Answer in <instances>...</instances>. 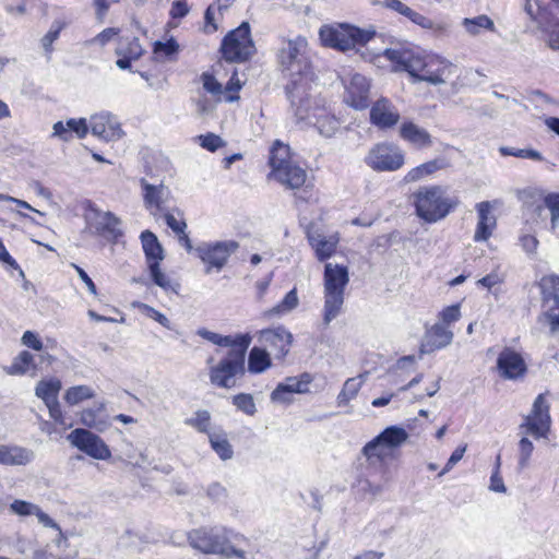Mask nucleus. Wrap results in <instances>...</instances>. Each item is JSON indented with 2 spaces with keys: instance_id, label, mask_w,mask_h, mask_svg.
Here are the masks:
<instances>
[{
  "instance_id": "obj_1",
  "label": "nucleus",
  "mask_w": 559,
  "mask_h": 559,
  "mask_svg": "<svg viewBox=\"0 0 559 559\" xmlns=\"http://www.w3.org/2000/svg\"><path fill=\"white\" fill-rule=\"evenodd\" d=\"M392 63L394 72H407L414 82L442 85L452 74L454 66L437 55L421 53L408 41H397L383 50L381 55Z\"/></svg>"
},
{
  "instance_id": "obj_2",
  "label": "nucleus",
  "mask_w": 559,
  "mask_h": 559,
  "mask_svg": "<svg viewBox=\"0 0 559 559\" xmlns=\"http://www.w3.org/2000/svg\"><path fill=\"white\" fill-rule=\"evenodd\" d=\"M349 282L348 269L342 264L325 263L323 273V310L324 326L335 320L343 311L345 288Z\"/></svg>"
},
{
  "instance_id": "obj_3",
  "label": "nucleus",
  "mask_w": 559,
  "mask_h": 559,
  "mask_svg": "<svg viewBox=\"0 0 559 559\" xmlns=\"http://www.w3.org/2000/svg\"><path fill=\"white\" fill-rule=\"evenodd\" d=\"M240 343L209 369V378L212 385L223 389H233L237 380L246 372V354L251 343L249 334L239 335Z\"/></svg>"
},
{
  "instance_id": "obj_4",
  "label": "nucleus",
  "mask_w": 559,
  "mask_h": 559,
  "mask_svg": "<svg viewBox=\"0 0 559 559\" xmlns=\"http://www.w3.org/2000/svg\"><path fill=\"white\" fill-rule=\"evenodd\" d=\"M413 203L417 216L432 224L445 218L459 205V200L449 197L442 186H424L414 192Z\"/></svg>"
},
{
  "instance_id": "obj_5",
  "label": "nucleus",
  "mask_w": 559,
  "mask_h": 559,
  "mask_svg": "<svg viewBox=\"0 0 559 559\" xmlns=\"http://www.w3.org/2000/svg\"><path fill=\"white\" fill-rule=\"evenodd\" d=\"M302 85L295 83L289 91V99L295 109V115L300 121L313 124L320 134L331 138L340 127L338 120L325 107L311 106L309 94L301 92Z\"/></svg>"
},
{
  "instance_id": "obj_6",
  "label": "nucleus",
  "mask_w": 559,
  "mask_h": 559,
  "mask_svg": "<svg viewBox=\"0 0 559 559\" xmlns=\"http://www.w3.org/2000/svg\"><path fill=\"white\" fill-rule=\"evenodd\" d=\"M307 46V39L302 36H297L294 39L283 40L278 49L277 59L282 70L287 71L292 76H299L298 80H293L292 84L287 86L288 95L295 83L302 85L301 92H307L309 83V66L306 58Z\"/></svg>"
},
{
  "instance_id": "obj_7",
  "label": "nucleus",
  "mask_w": 559,
  "mask_h": 559,
  "mask_svg": "<svg viewBox=\"0 0 559 559\" xmlns=\"http://www.w3.org/2000/svg\"><path fill=\"white\" fill-rule=\"evenodd\" d=\"M270 166L272 176L282 185L290 189H299L306 182V170L293 159L287 144L276 140L270 151Z\"/></svg>"
},
{
  "instance_id": "obj_8",
  "label": "nucleus",
  "mask_w": 559,
  "mask_h": 559,
  "mask_svg": "<svg viewBox=\"0 0 559 559\" xmlns=\"http://www.w3.org/2000/svg\"><path fill=\"white\" fill-rule=\"evenodd\" d=\"M191 547L204 554H218L225 557L245 558V551L236 549L229 542L224 527H201L188 535Z\"/></svg>"
},
{
  "instance_id": "obj_9",
  "label": "nucleus",
  "mask_w": 559,
  "mask_h": 559,
  "mask_svg": "<svg viewBox=\"0 0 559 559\" xmlns=\"http://www.w3.org/2000/svg\"><path fill=\"white\" fill-rule=\"evenodd\" d=\"M324 46L346 51L356 45L368 43L374 35L373 31H366L348 24L336 26H322L319 32Z\"/></svg>"
},
{
  "instance_id": "obj_10",
  "label": "nucleus",
  "mask_w": 559,
  "mask_h": 559,
  "mask_svg": "<svg viewBox=\"0 0 559 559\" xmlns=\"http://www.w3.org/2000/svg\"><path fill=\"white\" fill-rule=\"evenodd\" d=\"M222 55L226 61L242 62L254 52V44L250 36L249 23L243 22L229 32L222 43Z\"/></svg>"
},
{
  "instance_id": "obj_11",
  "label": "nucleus",
  "mask_w": 559,
  "mask_h": 559,
  "mask_svg": "<svg viewBox=\"0 0 559 559\" xmlns=\"http://www.w3.org/2000/svg\"><path fill=\"white\" fill-rule=\"evenodd\" d=\"M85 222L91 234L110 242H117L123 236L122 222L112 212L102 211L91 205L85 212Z\"/></svg>"
},
{
  "instance_id": "obj_12",
  "label": "nucleus",
  "mask_w": 559,
  "mask_h": 559,
  "mask_svg": "<svg viewBox=\"0 0 559 559\" xmlns=\"http://www.w3.org/2000/svg\"><path fill=\"white\" fill-rule=\"evenodd\" d=\"M543 295L542 313L538 321L548 324L552 333L559 331V276H544L540 281Z\"/></svg>"
},
{
  "instance_id": "obj_13",
  "label": "nucleus",
  "mask_w": 559,
  "mask_h": 559,
  "mask_svg": "<svg viewBox=\"0 0 559 559\" xmlns=\"http://www.w3.org/2000/svg\"><path fill=\"white\" fill-rule=\"evenodd\" d=\"M365 163L376 171H395L405 163L403 151L392 143H378L370 148Z\"/></svg>"
},
{
  "instance_id": "obj_14",
  "label": "nucleus",
  "mask_w": 559,
  "mask_h": 559,
  "mask_svg": "<svg viewBox=\"0 0 559 559\" xmlns=\"http://www.w3.org/2000/svg\"><path fill=\"white\" fill-rule=\"evenodd\" d=\"M239 248L237 241L225 240L215 242H202L195 247L194 251L198 258L207 266L205 272L209 274L212 269L221 271L227 263L229 257Z\"/></svg>"
},
{
  "instance_id": "obj_15",
  "label": "nucleus",
  "mask_w": 559,
  "mask_h": 559,
  "mask_svg": "<svg viewBox=\"0 0 559 559\" xmlns=\"http://www.w3.org/2000/svg\"><path fill=\"white\" fill-rule=\"evenodd\" d=\"M67 439L73 447L95 460L105 461L111 456V452L104 440L90 430L76 428L68 435Z\"/></svg>"
},
{
  "instance_id": "obj_16",
  "label": "nucleus",
  "mask_w": 559,
  "mask_h": 559,
  "mask_svg": "<svg viewBox=\"0 0 559 559\" xmlns=\"http://www.w3.org/2000/svg\"><path fill=\"white\" fill-rule=\"evenodd\" d=\"M550 423L549 404L546 400V393H540L535 399L531 414L525 416L521 428H525L527 433L535 439H539L547 436Z\"/></svg>"
},
{
  "instance_id": "obj_17",
  "label": "nucleus",
  "mask_w": 559,
  "mask_h": 559,
  "mask_svg": "<svg viewBox=\"0 0 559 559\" xmlns=\"http://www.w3.org/2000/svg\"><path fill=\"white\" fill-rule=\"evenodd\" d=\"M497 371L503 380L518 381L526 376L527 365L521 353L504 347L497 357Z\"/></svg>"
},
{
  "instance_id": "obj_18",
  "label": "nucleus",
  "mask_w": 559,
  "mask_h": 559,
  "mask_svg": "<svg viewBox=\"0 0 559 559\" xmlns=\"http://www.w3.org/2000/svg\"><path fill=\"white\" fill-rule=\"evenodd\" d=\"M401 115L396 106L388 98L381 97L370 108V123L379 130L394 129Z\"/></svg>"
},
{
  "instance_id": "obj_19",
  "label": "nucleus",
  "mask_w": 559,
  "mask_h": 559,
  "mask_svg": "<svg viewBox=\"0 0 559 559\" xmlns=\"http://www.w3.org/2000/svg\"><path fill=\"white\" fill-rule=\"evenodd\" d=\"M90 128L93 135L104 141H117L124 134L116 116L103 111L90 118Z\"/></svg>"
},
{
  "instance_id": "obj_20",
  "label": "nucleus",
  "mask_w": 559,
  "mask_h": 559,
  "mask_svg": "<svg viewBox=\"0 0 559 559\" xmlns=\"http://www.w3.org/2000/svg\"><path fill=\"white\" fill-rule=\"evenodd\" d=\"M259 341L271 348L276 359H283L290 350L294 336L285 326L278 325L262 330Z\"/></svg>"
},
{
  "instance_id": "obj_21",
  "label": "nucleus",
  "mask_w": 559,
  "mask_h": 559,
  "mask_svg": "<svg viewBox=\"0 0 559 559\" xmlns=\"http://www.w3.org/2000/svg\"><path fill=\"white\" fill-rule=\"evenodd\" d=\"M533 222L545 221L550 215V230L559 237V194H548L542 201L527 206Z\"/></svg>"
},
{
  "instance_id": "obj_22",
  "label": "nucleus",
  "mask_w": 559,
  "mask_h": 559,
  "mask_svg": "<svg viewBox=\"0 0 559 559\" xmlns=\"http://www.w3.org/2000/svg\"><path fill=\"white\" fill-rule=\"evenodd\" d=\"M559 9V0H526L524 10L542 31L554 25V11Z\"/></svg>"
},
{
  "instance_id": "obj_23",
  "label": "nucleus",
  "mask_w": 559,
  "mask_h": 559,
  "mask_svg": "<svg viewBox=\"0 0 559 559\" xmlns=\"http://www.w3.org/2000/svg\"><path fill=\"white\" fill-rule=\"evenodd\" d=\"M477 212V225L474 233L475 242L487 241L497 227V217L493 214V204L490 201H481L475 205Z\"/></svg>"
},
{
  "instance_id": "obj_24",
  "label": "nucleus",
  "mask_w": 559,
  "mask_h": 559,
  "mask_svg": "<svg viewBox=\"0 0 559 559\" xmlns=\"http://www.w3.org/2000/svg\"><path fill=\"white\" fill-rule=\"evenodd\" d=\"M306 235L319 261L328 260L336 251L340 241L337 234L325 236L319 229L309 226L306 230Z\"/></svg>"
},
{
  "instance_id": "obj_25",
  "label": "nucleus",
  "mask_w": 559,
  "mask_h": 559,
  "mask_svg": "<svg viewBox=\"0 0 559 559\" xmlns=\"http://www.w3.org/2000/svg\"><path fill=\"white\" fill-rule=\"evenodd\" d=\"M453 332L441 323L429 328L420 344V354H431L449 346L453 341Z\"/></svg>"
},
{
  "instance_id": "obj_26",
  "label": "nucleus",
  "mask_w": 559,
  "mask_h": 559,
  "mask_svg": "<svg viewBox=\"0 0 559 559\" xmlns=\"http://www.w3.org/2000/svg\"><path fill=\"white\" fill-rule=\"evenodd\" d=\"M369 82L366 76L355 73L346 85L345 102L355 109L368 107Z\"/></svg>"
},
{
  "instance_id": "obj_27",
  "label": "nucleus",
  "mask_w": 559,
  "mask_h": 559,
  "mask_svg": "<svg viewBox=\"0 0 559 559\" xmlns=\"http://www.w3.org/2000/svg\"><path fill=\"white\" fill-rule=\"evenodd\" d=\"M140 185L145 207L154 215L160 212L168 201L169 189L163 183L152 185L145 179H141Z\"/></svg>"
},
{
  "instance_id": "obj_28",
  "label": "nucleus",
  "mask_w": 559,
  "mask_h": 559,
  "mask_svg": "<svg viewBox=\"0 0 559 559\" xmlns=\"http://www.w3.org/2000/svg\"><path fill=\"white\" fill-rule=\"evenodd\" d=\"M9 509L19 516L35 515L43 526L61 532L60 526L35 503L16 499L10 504Z\"/></svg>"
},
{
  "instance_id": "obj_29",
  "label": "nucleus",
  "mask_w": 559,
  "mask_h": 559,
  "mask_svg": "<svg viewBox=\"0 0 559 559\" xmlns=\"http://www.w3.org/2000/svg\"><path fill=\"white\" fill-rule=\"evenodd\" d=\"M400 136L417 148H426L432 145L429 132L412 121L402 123L400 128Z\"/></svg>"
},
{
  "instance_id": "obj_30",
  "label": "nucleus",
  "mask_w": 559,
  "mask_h": 559,
  "mask_svg": "<svg viewBox=\"0 0 559 559\" xmlns=\"http://www.w3.org/2000/svg\"><path fill=\"white\" fill-rule=\"evenodd\" d=\"M307 382H301L296 377H289L284 382L278 383L271 393V400L276 403H289L295 393L307 392Z\"/></svg>"
},
{
  "instance_id": "obj_31",
  "label": "nucleus",
  "mask_w": 559,
  "mask_h": 559,
  "mask_svg": "<svg viewBox=\"0 0 559 559\" xmlns=\"http://www.w3.org/2000/svg\"><path fill=\"white\" fill-rule=\"evenodd\" d=\"M34 459V452L19 445H0V465H26Z\"/></svg>"
},
{
  "instance_id": "obj_32",
  "label": "nucleus",
  "mask_w": 559,
  "mask_h": 559,
  "mask_svg": "<svg viewBox=\"0 0 559 559\" xmlns=\"http://www.w3.org/2000/svg\"><path fill=\"white\" fill-rule=\"evenodd\" d=\"M4 371L10 376H22L31 374L36 376L37 367L34 361V355L27 350L21 352L8 367H4Z\"/></svg>"
},
{
  "instance_id": "obj_33",
  "label": "nucleus",
  "mask_w": 559,
  "mask_h": 559,
  "mask_svg": "<svg viewBox=\"0 0 559 559\" xmlns=\"http://www.w3.org/2000/svg\"><path fill=\"white\" fill-rule=\"evenodd\" d=\"M377 437L386 450H393L406 442L408 433L404 428L390 426Z\"/></svg>"
},
{
  "instance_id": "obj_34",
  "label": "nucleus",
  "mask_w": 559,
  "mask_h": 559,
  "mask_svg": "<svg viewBox=\"0 0 559 559\" xmlns=\"http://www.w3.org/2000/svg\"><path fill=\"white\" fill-rule=\"evenodd\" d=\"M141 241L148 265L150 262L156 261L159 263L164 259L163 248L152 231L144 230L141 234Z\"/></svg>"
},
{
  "instance_id": "obj_35",
  "label": "nucleus",
  "mask_w": 559,
  "mask_h": 559,
  "mask_svg": "<svg viewBox=\"0 0 559 559\" xmlns=\"http://www.w3.org/2000/svg\"><path fill=\"white\" fill-rule=\"evenodd\" d=\"M367 374H359L358 377L349 378L345 381L341 392L337 394L336 402L338 406L348 405L360 391Z\"/></svg>"
},
{
  "instance_id": "obj_36",
  "label": "nucleus",
  "mask_w": 559,
  "mask_h": 559,
  "mask_svg": "<svg viewBox=\"0 0 559 559\" xmlns=\"http://www.w3.org/2000/svg\"><path fill=\"white\" fill-rule=\"evenodd\" d=\"M444 167V163L442 159H433L427 163H424L419 166L412 168L404 177V181L406 183L415 182L421 180L437 170L442 169Z\"/></svg>"
},
{
  "instance_id": "obj_37",
  "label": "nucleus",
  "mask_w": 559,
  "mask_h": 559,
  "mask_svg": "<svg viewBox=\"0 0 559 559\" xmlns=\"http://www.w3.org/2000/svg\"><path fill=\"white\" fill-rule=\"evenodd\" d=\"M60 390L61 381L57 378H50L47 380H41L37 383L35 388V394L46 404L57 401Z\"/></svg>"
},
{
  "instance_id": "obj_38",
  "label": "nucleus",
  "mask_w": 559,
  "mask_h": 559,
  "mask_svg": "<svg viewBox=\"0 0 559 559\" xmlns=\"http://www.w3.org/2000/svg\"><path fill=\"white\" fill-rule=\"evenodd\" d=\"M462 26L464 27L465 32L472 36H477L481 34L483 31H495V23L493 21L485 14L477 15L475 17H465L462 21Z\"/></svg>"
},
{
  "instance_id": "obj_39",
  "label": "nucleus",
  "mask_w": 559,
  "mask_h": 559,
  "mask_svg": "<svg viewBox=\"0 0 559 559\" xmlns=\"http://www.w3.org/2000/svg\"><path fill=\"white\" fill-rule=\"evenodd\" d=\"M299 305L297 288L290 289L285 297L273 308L265 312L269 317H281L292 312Z\"/></svg>"
},
{
  "instance_id": "obj_40",
  "label": "nucleus",
  "mask_w": 559,
  "mask_h": 559,
  "mask_svg": "<svg viewBox=\"0 0 559 559\" xmlns=\"http://www.w3.org/2000/svg\"><path fill=\"white\" fill-rule=\"evenodd\" d=\"M271 366L270 355L265 349L253 347L248 357V370L251 373H261Z\"/></svg>"
},
{
  "instance_id": "obj_41",
  "label": "nucleus",
  "mask_w": 559,
  "mask_h": 559,
  "mask_svg": "<svg viewBox=\"0 0 559 559\" xmlns=\"http://www.w3.org/2000/svg\"><path fill=\"white\" fill-rule=\"evenodd\" d=\"M116 52L118 56L128 57L136 60L143 55L144 49L140 44V39L138 37L127 36L120 38Z\"/></svg>"
},
{
  "instance_id": "obj_42",
  "label": "nucleus",
  "mask_w": 559,
  "mask_h": 559,
  "mask_svg": "<svg viewBox=\"0 0 559 559\" xmlns=\"http://www.w3.org/2000/svg\"><path fill=\"white\" fill-rule=\"evenodd\" d=\"M209 440L212 449L223 460H229L233 457L234 451L229 443L226 433L224 432H211L209 433Z\"/></svg>"
},
{
  "instance_id": "obj_43",
  "label": "nucleus",
  "mask_w": 559,
  "mask_h": 559,
  "mask_svg": "<svg viewBox=\"0 0 559 559\" xmlns=\"http://www.w3.org/2000/svg\"><path fill=\"white\" fill-rule=\"evenodd\" d=\"M197 334L199 336H201L202 338H204L215 345H218L222 347H227L228 349H233L236 345H238L240 343V340H239L240 334H238L236 336L221 335V334L211 332L206 329H199L197 331Z\"/></svg>"
},
{
  "instance_id": "obj_44",
  "label": "nucleus",
  "mask_w": 559,
  "mask_h": 559,
  "mask_svg": "<svg viewBox=\"0 0 559 559\" xmlns=\"http://www.w3.org/2000/svg\"><path fill=\"white\" fill-rule=\"evenodd\" d=\"M153 282L165 292L178 293L179 284L173 281L160 271L158 262H150L148 266Z\"/></svg>"
},
{
  "instance_id": "obj_45",
  "label": "nucleus",
  "mask_w": 559,
  "mask_h": 559,
  "mask_svg": "<svg viewBox=\"0 0 559 559\" xmlns=\"http://www.w3.org/2000/svg\"><path fill=\"white\" fill-rule=\"evenodd\" d=\"M361 452L369 463L381 462L388 455V450L380 442L378 437L367 442L362 448Z\"/></svg>"
},
{
  "instance_id": "obj_46",
  "label": "nucleus",
  "mask_w": 559,
  "mask_h": 559,
  "mask_svg": "<svg viewBox=\"0 0 559 559\" xmlns=\"http://www.w3.org/2000/svg\"><path fill=\"white\" fill-rule=\"evenodd\" d=\"M94 396L95 392L91 386L74 385L66 391L63 399L69 405H76L85 400L93 399Z\"/></svg>"
},
{
  "instance_id": "obj_47",
  "label": "nucleus",
  "mask_w": 559,
  "mask_h": 559,
  "mask_svg": "<svg viewBox=\"0 0 559 559\" xmlns=\"http://www.w3.org/2000/svg\"><path fill=\"white\" fill-rule=\"evenodd\" d=\"M105 404L100 403L96 408L84 409L81 414L82 423L97 430H103L107 426V421L99 417V414L104 411Z\"/></svg>"
},
{
  "instance_id": "obj_48",
  "label": "nucleus",
  "mask_w": 559,
  "mask_h": 559,
  "mask_svg": "<svg viewBox=\"0 0 559 559\" xmlns=\"http://www.w3.org/2000/svg\"><path fill=\"white\" fill-rule=\"evenodd\" d=\"M519 245L528 257H535L537 254L539 241L536 235L534 233H531L530 229H523L520 233Z\"/></svg>"
},
{
  "instance_id": "obj_49",
  "label": "nucleus",
  "mask_w": 559,
  "mask_h": 559,
  "mask_svg": "<svg viewBox=\"0 0 559 559\" xmlns=\"http://www.w3.org/2000/svg\"><path fill=\"white\" fill-rule=\"evenodd\" d=\"M186 424L188 426H191L195 428L198 431L203 433H211L210 432V426H211V415L207 411L202 409L195 412V414L186 420Z\"/></svg>"
},
{
  "instance_id": "obj_50",
  "label": "nucleus",
  "mask_w": 559,
  "mask_h": 559,
  "mask_svg": "<svg viewBox=\"0 0 559 559\" xmlns=\"http://www.w3.org/2000/svg\"><path fill=\"white\" fill-rule=\"evenodd\" d=\"M233 404L247 415H254L257 412L255 403L251 394L239 393L233 397Z\"/></svg>"
},
{
  "instance_id": "obj_51",
  "label": "nucleus",
  "mask_w": 559,
  "mask_h": 559,
  "mask_svg": "<svg viewBox=\"0 0 559 559\" xmlns=\"http://www.w3.org/2000/svg\"><path fill=\"white\" fill-rule=\"evenodd\" d=\"M201 80L203 88L221 100V96L224 94L223 85L215 79V76L210 73H203L201 75Z\"/></svg>"
},
{
  "instance_id": "obj_52",
  "label": "nucleus",
  "mask_w": 559,
  "mask_h": 559,
  "mask_svg": "<svg viewBox=\"0 0 559 559\" xmlns=\"http://www.w3.org/2000/svg\"><path fill=\"white\" fill-rule=\"evenodd\" d=\"M198 140L200 145L210 152H215L218 148L225 146V141L219 135L211 132L199 135Z\"/></svg>"
},
{
  "instance_id": "obj_53",
  "label": "nucleus",
  "mask_w": 559,
  "mask_h": 559,
  "mask_svg": "<svg viewBox=\"0 0 559 559\" xmlns=\"http://www.w3.org/2000/svg\"><path fill=\"white\" fill-rule=\"evenodd\" d=\"M241 88L240 80L237 76V73H234L229 79L227 85L224 91V100L227 103H233L239 98L238 92Z\"/></svg>"
},
{
  "instance_id": "obj_54",
  "label": "nucleus",
  "mask_w": 559,
  "mask_h": 559,
  "mask_svg": "<svg viewBox=\"0 0 559 559\" xmlns=\"http://www.w3.org/2000/svg\"><path fill=\"white\" fill-rule=\"evenodd\" d=\"M68 127L70 129L71 135L73 133H75V135L79 139H84L86 136V134L88 133V131L91 130L90 122L87 123V120L85 118H80V119L70 118V119H68Z\"/></svg>"
},
{
  "instance_id": "obj_55",
  "label": "nucleus",
  "mask_w": 559,
  "mask_h": 559,
  "mask_svg": "<svg viewBox=\"0 0 559 559\" xmlns=\"http://www.w3.org/2000/svg\"><path fill=\"white\" fill-rule=\"evenodd\" d=\"M533 450V442L528 440L526 437H523L519 442V465L521 468H525L528 465V461L531 459Z\"/></svg>"
},
{
  "instance_id": "obj_56",
  "label": "nucleus",
  "mask_w": 559,
  "mask_h": 559,
  "mask_svg": "<svg viewBox=\"0 0 559 559\" xmlns=\"http://www.w3.org/2000/svg\"><path fill=\"white\" fill-rule=\"evenodd\" d=\"M138 307L142 311V313H144L146 317L155 320L156 322H158L160 325H163L166 329H171L170 328V321L162 312L157 311L153 307H151L148 305H145V304H139Z\"/></svg>"
},
{
  "instance_id": "obj_57",
  "label": "nucleus",
  "mask_w": 559,
  "mask_h": 559,
  "mask_svg": "<svg viewBox=\"0 0 559 559\" xmlns=\"http://www.w3.org/2000/svg\"><path fill=\"white\" fill-rule=\"evenodd\" d=\"M62 25L59 22H53L48 33L41 38V46L45 51L50 52L53 41L58 38Z\"/></svg>"
},
{
  "instance_id": "obj_58",
  "label": "nucleus",
  "mask_w": 559,
  "mask_h": 559,
  "mask_svg": "<svg viewBox=\"0 0 559 559\" xmlns=\"http://www.w3.org/2000/svg\"><path fill=\"white\" fill-rule=\"evenodd\" d=\"M443 325L456 322L461 318L460 305H452L444 308L439 314Z\"/></svg>"
},
{
  "instance_id": "obj_59",
  "label": "nucleus",
  "mask_w": 559,
  "mask_h": 559,
  "mask_svg": "<svg viewBox=\"0 0 559 559\" xmlns=\"http://www.w3.org/2000/svg\"><path fill=\"white\" fill-rule=\"evenodd\" d=\"M499 467H500V455L497 456L496 469L493 471V473L490 477L489 489L495 492H506L507 488L504 486L502 477L500 476Z\"/></svg>"
},
{
  "instance_id": "obj_60",
  "label": "nucleus",
  "mask_w": 559,
  "mask_h": 559,
  "mask_svg": "<svg viewBox=\"0 0 559 559\" xmlns=\"http://www.w3.org/2000/svg\"><path fill=\"white\" fill-rule=\"evenodd\" d=\"M467 445L464 444L462 447L456 448L451 456L449 457L447 464L444 465L443 469L439 473V477L443 476L444 474L449 473L463 457Z\"/></svg>"
},
{
  "instance_id": "obj_61",
  "label": "nucleus",
  "mask_w": 559,
  "mask_h": 559,
  "mask_svg": "<svg viewBox=\"0 0 559 559\" xmlns=\"http://www.w3.org/2000/svg\"><path fill=\"white\" fill-rule=\"evenodd\" d=\"M165 222L167 226L178 236L183 234L187 229V223L183 218H177L171 213H166L164 215Z\"/></svg>"
},
{
  "instance_id": "obj_62",
  "label": "nucleus",
  "mask_w": 559,
  "mask_h": 559,
  "mask_svg": "<svg viewBox=\"0 0 559 559\" xmlns=\"http://www.w3.org/2000/svg\"><path fill=\"white\" fill-rule=\"evenodd\" d=\"M52 138H57L63 142H69L72 140V135L70 133V129L68 127V120L66 122L63 121H57L52 126Z\"/></svg>"
},
{
  "instance_id": "obj_63",
  "label": "nucleus",
  "mask_w": 559,
  "mask_h": 559,
  "mask_svg": "<svg viewBox=\"0 0 559 559\" xmlns=\"http://www.w3.org/2000/svg\"><path fill=\"white\" fill-rule=\"evenodd\" d=\"M178 44L175 39H169L166 43L156 41L154 44V52L155 53H164L165 56H171L178 51Z\"/></svg>"
},
{
  "instance_id": "obj_64",
  "label": "nucleus",
  "mask_w": 559,
  "mask_h": 559,
  "mask_svg": "<svg viewBox=\"0 0 559 559\" xmlns=\"http://www.w3.org/2000/svg\"><path fill=\"white\" fill-rule=\"evenodd\" d=\"M128 463L135 467H145L148 462V457L144 452L130 451L127 453Z\"/></svg>"
}]
</instances>
